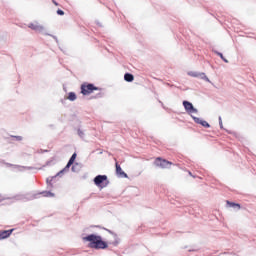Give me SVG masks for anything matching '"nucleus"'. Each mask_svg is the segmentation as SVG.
<instances>
[{"label": "nucleus", "mask_w": 256, "mask_h": 256, "mask_svg": "<svg viewBox=\"0 0 256 256\" xmlns=\"http://www.w3.org/2000/svg\"><path fill=\"white\" fill-rule=\"evenodd\" d=\"M188 75H189L190 77H201V73H199V72H193V71L188 72Z\"/></svg>", "instance_id": "obj_18"}, {"label": "nucleus", "mask_w": 256, "mask_h": 256, "mask_svg": "<svg viewBox=\"0 0 256 256\" xmlns=\"http://www.w3.org/2000/svg\"><path fill=\"white\" fill-rule=\"evenodd\" d=\"M29 29H32V31H36V33H41L42 35H49L50 37H53L55 39L56 43H58L57 36H53L49 33H47V28L45 26L39 24V22H33L28 24Z\"/></svg>", "instance_id": "obj_2"}, {"label": "nucleus", "mask_w": 256, "mask_h": 256, "mask_svg": "<svg viewBox=\"0 0 256 256\" xmlns=\"http://www.w3.org/2000/svg\"><path fill=\"white\" fill-rule=\"evenodd\" d=\"M104 187H107V183L104 185Z\"/></svg>", "instance_id": "obj_28"}, {"label": "nucleus", "mask_w": 256, "mask_h": 256, "mask_svg": "<svg viewBox=\"0 0 256 256\" xmlns=\"http://www.w3.org/2000/svg\"><path fill=\"white\" fill-rule=\"evenodd\" d=\"M221 121H223L222 119H221V116L219 117V123H221Z\"/></svg>", "instance_id": "obj_25"}, {"label": "nucleus", "mask_w": 256, "mask_h": 256, "mask_svg": "<svg viewBox=\"0 0 256 256\" xmlns=\"http://www.w3.org/2000/svg\"><path fill=\"white\" fill-rule=\"evenodd\" d=\"M78 135H79V137H80L81 139H84V137H85V132H83V130H81V129H78Z\"/></svg>", "instance_id": "obj_19"}, {"label": "nucleus", "mask_w": 256, "mask_h": 256, "mask_svg": "<svg viewBox=\"0 0 256 256\" xmlns=\"http://www.w3.org/2000/svg\"><path fill=\"white\" fill-rule=\"evenodd\" d=\"M192 119L194 122H196L198 125H202V127H205L206 129H209V127H211V125L209 124V122L205 121V120H201V118L195 117L192 115Z\"/></svg>", "instance_id": "obj_8"}, {"label": "nucleus", "mask_w": 256, "mask_h": 256, "mask_svg": "<svg viewBox=\"0 0 256 256\" xmlns=\"http://www.w3.org/2000/svg\"><path fill=\"white\" fill-rule=\"evenodd\" d=\"M216 55H218L220 57V59H222V61H224V63H229V60H227L224 56L223 53L221 52H217L215 51Z\"/></svg>", "instance_id": "obj_17"}, {"label": "nucleus", "mask_w": 256, "mask_h": 256, "mask_svg": "<svg viewBox=\"0 0 256 256\" xmlns=\"http://www.w3.org/2000/svg\"><path fill=\"white\" fill-rule=\"evenodd\" d=\"M41 195H43L44 197H55V194L50 191L41 192Z\"/></svg>", "instance_id": "obj_16"}, {"label": "nucleus", "mask_w": 256, "mask_h": 256, "mask_svg": "<svg viewBox=\"0 0 256 256\" xmlns=\"http://www.w3.org/2000/svg\"><path fill=\"white\" fill-rule=\"evenodd\" d=\"M57 15H65V12L61 9L57 10Z\"/></svg>", "instance_id": "obj_21"}, {"label": "nucleus", "mask_w": 256, "mask_h": 256, "mask_svg": "<svg viewBox=\"0 0 256 256\" xmlns=\"http://www.w3.org/2000/svg\"><path fill=\"white\" fill-rule=\"evenodd\" d=\"M227 205H228V207H233V208L236 207L237 209H241V205L230 202V201H227Z\"/></svg>", "instance_id": "obj_14"}, {"label": "nucleus", "mask_w": 256, "mask_h": 256, "mask_svg": "<svg viewBox=\"0 0 256 256\" xmlns=\"http://www.w3.org/2000/svg\"><path fill=\"white\" fill-rule=\"evenodd\" d=\"M183 107L189 115L197 114L199 113V110L193 106V104L187 100L183 101Z\"/></svg>", "instance_id": "obj_5"}, {"label": "nucleus", "mask_w": 256, "mask_h": 256, "mask_svg": "<svg viewBox=\"0 0 256 256\" xmlns=\"http://www.w3.org/2000/svg\"><path fill=\"white\" fill-rule=\"evenodd\" d=\"M105 181H107V175H98L94 178V183L97 187H101Z\"/></svg>", "instance_id": "obj_6"}, {"label": "nucleus", "mask_w": 256, "mask_h": 256, "mask_svg": "<svg viewBox=\"0 0 256 256\" xmlns=\"http://www.w3.org/2000/svg\"><path fill=\"white\" fill-rule=\"evenodd\" d=\"M116 175L122 178H127V173L121 169V166L118 163H116Z\"/></svg>", "instance_id": "obj_9"}, {"label": "nucleus", "mask_w": 256, "mask_h": 256, "mask_svg": "<svg viewBox=\"0 0 256 256\" xmlns=\"http://www.w3.org/2000/svg\"><path fill=\"white\" fill-rule=\"evenodd\" d=\"M15 137V139L17 140V141H23V137L22 136H14Z\"/></svg>", "instance_id": "obj_22"}, {"label": "nucleus", "mask_w": 256, "mask_h": 256, "mask_svg": "<svg viewBox=\"0 0 256 256\" xmlns=\"http://www.w3.org/2000/svg\"><path fill=\"white\" fill-rule=\"evenodd\" d=\"M154 165L156 167H160L161 169H169L171 167V165H173V163L158 157L155 159Z\"/></svg>", "instance_id": "obj_4"}, {"label": "nucleus", "mask_w": 256, "mask_h": 256, "mask_svg": "<svg viewBox=\"0 0 256 256\" xmlns=\"http://www.w3.org/2000/svg\"><path fill=\"white\" fill-rule=\"evenodd\" d=\"M68 100L69 101H76L77 100V94H75V92H69Z\"/></svg>", "instance_id": "obj_13"}, {"label": "nucleus", "mask_w": 256, "mask_h": 256, "mask_svg": "<svg viewBox=\"0 0 256 256\" xmlns=\"http://www.w3.org/2000/svg\"><path fill=\"white\" fill-rule=\"evenodd\" d=\"M75 159H77V154L74 153L71 158L69 159L67 165H66V169H70L71 165H73V163H75Z\"/></svg>", "instance_id": "obj_11"}, {"label": "nucleus", "mask_w": 256, "mask_h": 256, "mask_svg": "<svg viewBox=\"0 0 256 256\" xmlns=\"http://www.w3.org/2000/svg\"><path fill=\"white\" fill-rule=\"evenodd\" d=\"M20 171H25V169H31V167L18 166Z\"/></svg>", "instance_id": "obj_20"}, {"label": "nucleus", "mask_w": 256, "mask_h": 256, "mask_svg": "<svg viewBox=\"0 0 256 256\" xmlns=\"http://www.w3.org/2000/svg\"><path fill=\"white\" fill-rule=\"evenodd\" d=\"M108 231V233H113V232H111V230H107Z\"/></svg>", "instance_id": "obj_27"}, {"label": "nucleus", "mask_w": 256, "mask_h": 256, "mask_svg": "<svg viewBox=\"0 0 256 256\" xmlns=\"http://www.w3.org/2000/svg\"><path fill=\"white\" fill-rule=\"evenodd\" d=\"M72 171H75V166H72Z\"/></svg>", "instance_id": "obj_26"}, {"label": "nucleus", "mask_w": 256, "mask_h": 256, "mask_svg": "<svg viewBox=\"0 0 256 256\" xmlns=\"http://www.w3.org/2000/svg\"><path fill=\"white\" fill-rule=\"evenodd\" d=\"M135 79V77L133 76V74L131 73H126L124 75V80L127 81V83H132V81Z\"/></svg>", "instance_id": "obj_12"}, {"label": "nucleus", "mask_w": 256, "mask_h": 256, "mask_svg": "<svg viewBox=\"0 0 256 256\" xmlns=\"http://www.w3.org/2000/svg\"><path fill=\"white\" fill-rule=\"evenodd\" d=\"M99 88L95 87L93 84H82L81 85V93L82 95H91L93 91H98Z\"/></svg>", "instance_id": "obj_3"}, {"label": "nucleus", "mask_w": 256, "mask_h": 256, "mask_svg": "<svg viewBox=\"0 0 256 256\" xmlns=\"http://www.w3.org/2000/svg\"><path fill=\"white\" fill-rule=\"evenodd\" d=\"M52 3H54V5L59 6V3H57L55 0H52Z\"/></svg>", "instance_id": "obj_24"}, {"label": "nucleus", "mask_w": 256, "mask_h": 256, "mask_svg": "<svg viewBox=\"0 0 256 256\" xmlns=\"http://www.w3.org/2000/svg\"><path fill=\"white\" fill-rule=\"evenodd\" d=\"M219 125H220V129H223V121H220Z\"/></svg>", "instance_id": "obj_23"}, {"label": "nucleus", "mask_w": 256, "mask_h": 256, "mask_svg": "<svg viewBox=\"0 0 256 256\" xmlns=\"http://www.w3.org/2000/svg\"><path fill=\"white\" fill-rule=\"evenodd\" d=\"M200 79H203V81H206L207 83H211V80L207 75H205V73H200Z\"/></svg>", "instance_id": "obj_15"}, {"label": "nucleus", "mask_w": 256, "mask_h": 256, "mask_svg": "<svg viewBox=\"0 0 256 256\" xmlns=\"http://www.w3.org/2000/svg\"><path fill=\"white\" fill-rule=\"evenodd\" d=\"M83 241L89 242L90 249H96L97 251L107 249L109 244L103 241V238L100 235L90 234L82 238Z\"/></svg>", "instance_id": "obj_1"}, {"label": "nucleus", "mask_w": 256, "mask_h": 256, "mask_svg": "<svg viewBox=\"0 0 256 256\" xmlns=\"http://www.w3.org/2000/svg\"><path fill=\"white\" fill-rule=\"evenodd\" d=\"M67 171H69V168H67V166H65L61 171H59L57 173V175H55L54 177H52L50 180L49 178L46 180L48 185H51V181H53V179H57V177H63V175H65V173H67Z\"/></svg>", "instance_id": "obj_7"}, {"label": "nucleus", "mask_w": 256, "mask_h": 256, "mask_svg": "<svg viewBox=\"0 0 256 256\" xmlns=\"http://www.w3.org/2000/svg\"><path fill=\"white\" fill-rule=\"evenodd\" d=\"M11 233H13V229L0 231V239H7V237H11Z\"/></svg>", "instance_id": "obj_10"}]
</instances>
